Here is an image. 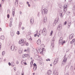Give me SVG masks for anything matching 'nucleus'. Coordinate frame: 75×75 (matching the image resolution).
<instances>
[{"mask_svg":"<svg viewBox=\"0 0 75 75\" xmlns=\"http://www.w3.org/2000/svg\"><path fill=\"white\" fill-rule=\"evenodd\" d=\"M7 13L8 14H10V11L9 10H7Z\"/></svg>","mask_w":75,"mask_h":75,"instance_id":"nucleus-29","label":"nucleus"},{"mask_svg":"<svg viewBox=\"0 0 75 75\" xmlns=\"http://www.w3.org/2000/svg\"><path fill=\"white\" fill-rule=\"evenodd\" d=\"M65 40H63V42H62V45H64V43H65Z\"/></svg>","mask_w":75,"mask_h":75,"instance_id":"nucleus-28","label":"nucleus"},{"mask_svg":"<svg viewBox=\"0 0 75 75\" xmlns=\"http://www.w3.org/2000/svg\"><path fill=\"white\" fill-rule=\"evenodd\" d=\"M41 40L40 39H38L37 42V43L38 45H40L41 44Z\"/></svg>","mask_w":75,"mask_h":75,"instance_id":"nucleus-9","label":"nucleus"},{"mask_svg":"<svg viewBox=\"0 0 75 75\" xmlns=\"http://www.w3.org/2000/svg\"><path fill=\"white\" fill-rule=\"evenodd\" d=\"M16 2L15 3V5H16L17 4H18V0H16Z\"/></svg>","mask_w":75,"mask_h":75,"instance_id":"nucleus-23","label":"nucleus"},{"mask_svg":"<svg viewBox=\"0 0 75 75\" xmlns=\"http://www.w3.org/2000/svg\"><path fill=\"white\" fill-rule=\"evenodd\" d=\"M73 42H75V39H73L72 40Z\"/></svg>","mask_w":75,"mask_h":75,"instance_id":"nucleus-48","label":"nucleus"},{"mask_svg":"<svg viewBox=\"0 0 75 75\" xmlns=\"http://www.w3.org/2000/svg\"><path fill=\"white\" fill-rule=\"evenodd\" d=\"M19 13L20 14H22V12L21 11H19Z\"/></svg>","mask_w":75,"mask_h":75,"instance_id":"nucleus-49","label":"nucleus"},{"mask_svg":"<svg viewBox=\"0 0 75 75\" xmlns=\"http://www.w3.org/2000/svg\"><path fill=\"white\" fill-rule=\"evenodd\" d=\"M65 75H69V74H65Z\"/></svg>","mask_w":75,"mask_h":75,"instance_id":"nucleus-64","label":"nucleus"},{"mask_svg":"<svg viewBox=\"0 0 75 75\" xmlns=\"http://www.w3.org/2000/svg\"><path fill=\"white\" fill-rule=\"evenodd\" d=\"M48 13V11L47 9L44 8H42V15L44 14H47Z\"/></svg>","mask_w":75,"mask_h":75,"instance_id":"nucleus-1","label":"nucleus"},{"mask_svg":"<svg viewBox=\"0 0 75 75\" xmlns=\"http://www.w3.org/2000/svg\"><path fill=\"white\" fill-rule=\"evenodd\" d=\"M69 25H71V22H70L69 23H68Z\"/></svg>","mask_w":75,"mask_h":75,"instance_id":"nucleus-55","label":"nucleus"},{"mask_svg":"<svg viewBox=\"0 0 75 75\" xmlns=\"http://www.w3.org/2000/svg\"><path fill=\"white\" fill-rule=\"evenodd\" d=\"M27 4H29V2H27Z\"/></svg>","mask_w":75,"mask_h":75,"instance_id":"nucleus-60","label":"nucleus"},{"mask_svg":"<svg viewBox=\"0 0 75 75\" xmlns=\"http://www.w3.org/2000/svg\"><path fill=\"white\" fill-rule=\"evenodd\" d=\"M67 8H65V7H64V11H67Z\"/></svg>","mask_w":75,"mask_h":75,"instance_id":"nucleus-24","label":"nucleus"},{"mask_svg":"<svg viewBox=\"0 0 75 75\" xmlns=\"http://www.w3.org/2000/svg\"><path fill=\"white\" fill-rule=\"evenodd\" d=\"M5 54V52L3 51L2 52V55H4Z\"/></svg>","mask_w":75,"mask_h":75,"instance_id":"nucleus-33","label":"nucleus"},{"mask_svg":"<svg viewBox=\"0 0 75 75\" xmlns=\"http://www.w3.org/2000/svg\"><path fill=\"white\" fill-rule=\"evenodd\" d=\"M73 43H74V42H73V41H72V40L70 42V44H73Z\"/></svg>","mask_w":75,"mask_h":75,"instance_id":"nucleus-50","label":"nucleus"},{"mask_svg":"<svg viewBox=\"0 0 75 75\" xmlns=\"http://www.w3.org/2000/svg\"><path fill=\"white\" fill-rule=\"evenodd\" d=\"M47 30L45 28H43L42 30V34H43V35H45L47 34Z\"/></svg>","mask_w":75,"mask_h":75,"instance_id":"nucleus-3","label":"nucleus"},{"mask_svg":"<svg viewBox=\"0 0 75 75\" xmlns=\"http://www.w3.org/2000/svg\"><path fill=\"white\" fill-rule=\"evenodd\" d=\"M22 57L23 58H25V57H26V56H25V55L23 54L22 55Z\"/></svg>","mask_w":75,"mask_h":75,"instance_id":"nucleus-32","label":"nucleus"},{"mask_svg":"<svg viewBox=\"0 0 75 75\" xmlns=\"http://www.w3.org/2000/svg\"><path fill=\"white\" fill-rule=\"evenodd\" d=\"M11 37H13L14 35V32H13V31H11Z\"/></svg>","mask_w":75,"mask_h":75,"instance_id":"nucleus-11","label":"nucleus"},{"mask_svg":"<svg viewBox=\"0 0 75 75\" xmlns=\"http://www.w3.org/2000/svg\"><path fill=\"white\" fill-rule=\"evenodd\" d=\"M11 48L12 51H13V50H14V45H12L11 46Z\"/></svg>","mask_w":75,"mask_h":75,"instance_id":"nucleus-13","label":"nucleus"},{"mask_svg":"<svg viewBox=\"0 0 75 75\" xmlns=\"http://www.w3.org/2000/svg\"><path fill=\"white\" fill-rule=\"evenodd\" d=\"M25 57H28V56L29 55L28 54H25Z\"/></svg>","mask_w":75,"mask_h":75,"instance_id":"nucleus-43","label":"nucleus"},{"mask_svg":"<svg viewBox=\"0 0 75 75\" xmlns=\"http://www.w3.org/2000/svg\"><path fill=\"white\" fill-rule=\"evenodd\" d=\"M8 65L9 66H11V63H10V62H8Z\"/></svg>","mask_w":75,"mask_h":75,"instance_id":"nucleus-52","label":"nucleus"},{"mask_svg":"<svg viewBox=\"0 0 75 75\" xmlns=\"http://www.w3.org/2000/svg\"><path fill=\"white\" fill-rule=\"evenodd\" d=\"M17 49V48L16 47H14V50L15 51H16V50Z\"/></svg>","mask_w":75,"mask_h":75,"instance_id":"nucleus-38","label":"nucleus"},{"mask_svg":"<svg viewBox=\"0 0 75 75\" xmlns=\"http://www.w3.org/2000/svg\"><path fill=\"white\" fill-rule=\"evenodd\" d=\"M62 38H60V39L59 40V44H60V45H62Z\"/></svg>","mask_w":75,"mask_h":75,"instance_id":"nucleus-6","label":"nucleus"},{"mask_svg":"<svg viewBox=\"0 0 75 75\" xmlns=\"http://www.w3.org/2000/svg\"><path fill=\"white\" fill-rule=\"evenodd\" d=\"M10 20H11V21H12L11 22H12V21H13V18H10Z\"/></svg>","mask_w":75,"mask_h":75,"instance_id":"nucleus-45","label":"nucleus"},{"mask_svg":"<svg viewBox=\"0 0 75 75\" xmlns=\"http://www.w3.org/2000/svg\"><path fill=\"white\" fill-rule=\"evenodd\" d=\"M29 40H30V41H32V38H30V39H29Z\"/></svg>","mask_w":75,"mask_h":75,"instance_id":"nucleus-57","label":"nucleus"},{"mask_svg":"<svg viewBox=\"0 0 75 75\" xmlns=\"http://www.w3.org/2000/svg\"><path fill=\"white\" fill-rule=\"evenodd\" d=\"M58 28L60 29V30H61V29H62V25L61 24H59L58 25V26L57 27V30H58Z\"/></svg>","mask_w":75,"mask_h":75,"instance_id":"nucleus-7","label":"nucleus"},{"mask_svg":"<svg viewBox=\"0 0 75 75\" xmlns=\"http://www.w3.org/2000/svg\"><path fill=\"white\" fill-rule=\"evenodd\" d=\"M69 39H72V38H71V35H69Z\"/></svg>","mask_w":75,"mask_h":75,"instance_id":"nucleus-44","label":"nucleus"},{"mask_svg":"<svg viewBox=\"0 0 75 75\" xmlns=\"http://www.w3.org/2000/svg\"><path fill=\"white\" fill-rule=\"evenodd\" d=\"M1 43H0V50H1Z\"/></svg>","mask_w":75,"mask_h":75,"instance_id":"nucleus-39","label":"nucleus"},{"mask_svg":"<svg viewBox=\"0 0 75 75\" xmlns=\"http://www.w3.org/2000/svg\"><path fill=\"white\" fill-rule=\"evenodd\" d=\"M52 74V71L51 70H49L47 71V73L46 74V75H50Z\"/></svg>","mask_w":75,"mask_h":75,"instance_id":"nucleus-8","label":"nucleus"},{"mask_svg":"<svg viewBox=\"0 0 75 75\" xmlns=\"http://www.w3.org/2000/svg\"><path fill=\"white\" fill-rule=\"evenodd\" d=\"M37 34H38V30H37L36 33V34H34V37H37Z\"/></svg>","mask_w":75,"mask_h":75,"instance_id":"nucleus-19","label":"nucleus"},{"mask_svg":"<svg viewBox=\"0 0 75 75\" xmlns=\"http://www.w3.org/2000/svg\"><path fill=\"white\" fill-rule=\"evenodd\" d=\"M64 58L63 60V61L62 62V64L63 65L65 64H66V62H67V58L64 56Z\"/></svg>","mask_w":75,"mask_h":75,"instance_id":"nucleus-5","label":"nucleus"},{"mask_svg":"<svg viewBox=\"0 0 75 75\" xmlns=\"http://www.w3.org/2000/svg\"><path fill=\"white\" fill-rule=\"evenodd\" d=\"M16 34H17L18 35H19V34H20V32L18 31L16 33Z\"/></svg>","mask_w":75,"mask_h":75,"instance_id":"nucleus-30","label":"nucleus"},{"mask_svg":"<svg viewBox=\"0 0 75 75\" xmlns=\"http://www.w3.org/2000/svg\"><path fill=\"white\" fill-rule=\"evenodd\" d=\"M71 38H73V35H71Z\"/></svg>","mask_w":75,"mask_h":75,"instance_id":"nucleus-58","label":"nucleus"},{"mask_svg":"<svg viewBox=\"0 0 75 75\" xmlns=\"http://www.w3.org/2000/svg\"><path fill=\"white\" fill-rule=\"evenodd\" d=\"M26 50H27V52H30V49H29V48H27Z\"/></svg>","mask_w":75,"mask_h":75,"instance_id":"nucleus-22","label":"nucleus"},{"mask_svg":"<svg viewBox=\"0 0 75 75\" xmlns=\"http://www.w3.org/2000/svg\"><path fill=\"white\" fill-rule=\"evenodd\" d=\"M58 21V20L55 19L54 21V22L53 23L54 25H56V24H57V23Z\"/></svg>","mask_w":75,"mask_h":75,"instance_id":"nucleus-10","label":"nucleus"},{"mask_svg":"<svg viewBox=\"0 0 75 75\" xmlns=\"http://www.w3.org/2000/svg\"><path fill=\"white\" fill-rule=\"evenodd\" d=\"M55 60L57 62V63H58V58H57Z\"/></svg>","mask_w":75,"mask_h":75,"instance_id":"nucleus-26","label":"nucleus"},{"mask_svg":"<svg viewBox=\"0 0 75 75\" xmlns=\"http://www.w3.org/2000/svg\"><path fill=\"white\" fill-rule=\"evenodd\" d=\"M62 16V13H60V16Z\"/></svg>","mask_w":75,"mask_h":75,"instance_id":"nucleus-61","label":"nucleus"},{"mask_svg":"<svg viewBox=\"0 0 75 75\" xmlns=\"http://www.w3.org/2000/svg\"><path fill=\"white\" fill-rule=\"evenodd\" d=\"M67 21H65L64 22V25H65L66 24H67Z\"/></svg>","mask_w":75,"mask_h":75,"instance_id":"nucleus-47","label":"nucleus"},{"mask_svg":"<svg viewBox=\"0 0 75 75\" xmlns=\"http://www.w3.org/2000/svg\"><path fill=\"white\" fill-rule=\"evenodd\" d=\"M74 12H73L74 14H75V7L74 8Z\"/></svg>","mask_w":75,"mask_h":75,"instance_id":"nucleus-35","label":"nucleus"},{"mask_svg":"<svg viewBox=\"0 0 75 75\" xmlns=\"http://www.w3.org/2000/svg\"><path fill=\"white\" fill-rule=\"evenodd\" d=\"M28 7H30V4H28Z\"/></svg>","mask_w":75,"mask_h":75,"instance_id":"nucleus-63","label":"nucleus"},{"mask_svg":"<svg viewBox=\"0 0 75 75\" xmlns=\"http://www.w3.org/2000/svg\"><path fill=\"white\" fill-rule=\"evenodd\" d=\"M69 51V49H68L66 51V52H68V51Z\"/></svg>","mask_w":75,"mask_h":75,"instance_id":"nucleus-46","label":"nucleus"},{"mask_svg":"<svg viewBox=\"0 0 75 75\" xmlns=\"http://www.w3.org/2000/svg\"><path fill=\"white\" fill-rule=\"evenodd\" d=\"M21 24H22V23H21V22H20L18 25L19 28H21Z\"/></svg>","mask_w":75,"mask_h":75,"instance_id":"nucleus-17","label":"nucleus"},{"mask_svg":"<svg viewBox=\"0 0 75 75\" xmlns=\"http://www.w3.org/2000/svg\"><path fill=\"white\" fill-rule=\"evenodd\" d=\"M12 14L13 17H14V15H15V10L14 9H13Z\"/></svg>","mask_w":75,"mask_h":75,"instance_id":"nucleus-14","label":"nucleus"},{"mask_svg":"<svg viewBox=\"0 0 75 75\" xmlns=\"http://www.w3.org/2000/svg\"><path fill=\"white\" fill-rule=\"evenodd\" d=\"M24 64H25V65H27V63L26 62L24 63Z\"/></svg>","mask_w":75,"mask_h":75,"instance_id":"nucleus-59","label":"nucleus"},{"mask_svg":"<svg viewBox=\"0 0 75 75\" xmlns=\"http://www.w3.org/2000/svg\"><path fill=\"white\" fill-rule=\"evenodd\" d=\"M45 51V49L43 48H42V50L41 51V52H40V53H41V52L42 53L43 52V51Z\"/></svg>","mask_w":75,"mask_h":75,"instance_id":"nucleus-21","label":"nucleus"},{"mask_svg":"<svg viewBox=\"0 0 75 75\" xmlns=\"http://www.w3.org/2000/svg\"><path fill=\"white\" fill-rule=\"evenodd\" d=\"M59 33H58V36L59 37V36H60V35H59Z\"/></svg>","mask_w":75,"mask_h":75,"instance_id":"nucleus-62","label":"nucleus"},{"mask_svg":"<svg viewBox=\"0 0 75 75\" xmlns=\"http://www.w3.org/2000/svg\"><path fill=\"white\" fill-rule=\"evenodd\" d=\"M34 23V19H30V23L33 24Z\"/></svg>","mask_w":75,"mask_h":75,"instance_id":"nucleus-16","label":"nucleus"},{"mask_svg":"<svg viewBox=\"0 0 75 75\" xmlns=\"http://www.w3.org/2000/svg\"><path fill=\"white\" fill-rule=\"evenodd\" d=\"M17 62H16V64H18V61H17Z\"/></svg>","mask_w":75,"mask_h":75,"instance_id":"nucleus-56","label":"nucleus"},{"mask_svg":"<svg viewBox=\"0 0 75 75\" xmlns=\"http://www.w3.org/2000/svg\"><path fill=\"white\" fill-rule=\"evenodd\" d=\"M7 17L8 18H9L10 17V15L8 14L7 15Z\"/></svg>","mask_w":75,"mask_h":75,"instance_id":"nucleus-36","label":"nucleus"},{"mask_svg":"<svg viewBox=\"0 0 75 75\" xmlns=\"http://www.w3.org/2000/svg\"><path fill=\"white\" fill-rule=\"evenodd\" d=\"M54 75H58V73L56 72L55 74H54Z\"/></svg>","mask_w":75,"mask_h":75,"instance_id":"nucleus-37","label":"nucleus"},{"mask_svg":"<svg viewBox=\"0 0 75 75\" xmlns=\"http://www.w3.org/2000/svg\"><path fill=\"white\" fill-rule=\"evenodd\" d=\"M70 26H71V25H68V28H69V27H70Z\"/></svg>","mask_w":75,"mask_h":75,"instance_id":"nucleus-53","label":"nucleus"},{"mask_svg":"<svg viewBox=\"0 0 75 75\" xmlns=\"http://www.w3.org/2000/svg\"><path fill=\"white\" fill-rule=\"evenodd\" d=\"M64 7L65 8H67V5L65 4L64 5Z\"/></svg>","mask_w":75,"mask_h":75,"instance_id":"nucleus-27","label":"nucleus"},{"mask_svg":"<svg viewBox=\"0 0 75 75\" xmlns=\"http://www.w3.org/2000/svg\"><path fill=\"white\" fill-rule=\"evenodd\" d=\"M33 65L34 66V68H35V69H37V64H36L35 63H34Z\"/></svg>","mask_w":75,"mask_h":75,"instance_id":"nucleus-12","label":"nucleus"},{"mask_svg":"<svg viewBox=\"0 0 75 75\" xmlns=\"http://www.w3.org/2000/svg\"><path fill=\"white\" fill-rule=\"evenodd\" d=\"M52 33H53V31L51 30V33H50L51 35H52Z\"/></svg>","mask_w":75,"mask_h":75,"instance_id":"nucleus-41","label":"nucleus"},{"mask_svg":"<svg viewBox=\"0 0 75 75\" xmlns=\"http://www.w3.org/2000/svg\"><path fill=\"white\" fill-rule=\"evenodd\" d=\"M33 71H35L36 70V69H35V68H34V67H33Z\"/></svg>","mask_w":75,"mask_h":75,"instance_id":"nucleus-54","label":"nucleus"},{"mask_svg":"<svg viewBox=\"0 0 75 75\" xmlns=\"http://www.w3.org/2000/svg\"><path fill=\"white\" fill-rule=\"evenodd\" d=\"M33 60H32V61L30 62V65H33Z\"/></svg>","mask_w":75,"mask_h":75,"instance_id":"nucleus-34","label":"nucleus"},{"mask_svg":"<svg viewBox=\"0 0 75 75\" xmlns=\"http://www.w3.org/2000/svg\"><path fill=\"white\" fill-rule=\"evenodd\" d=\"M53 63L54 65H55L56 64V63H57V62L55 60H54V61Z\"/></svg>","mask_w":75,"mask_h":75,"instance_id":"nucleus-25","label":"nucleus"},{"mask_svg":"<svg viewBox=\"0 0 75 75\" xmlns=\"http://www.w3.org/2000/svg\"><path fill=\"white\" fill-rule=\"evenodd\" d=\"M47 17H45L44 19V23H45L47 21Z\"/></svg>","mask_w":75,"mask_h":75,"instance_id":"nucleus-15","label":"nucleus"},{"mask_svg":"<svg viewBox=\"0 0 75 75\" xmlns=\"http://www.w3.org/2000/svg\"><path fill=\"white\" fill-rule=\"evenodd\" d=\"M10 21V23L9 24V26L10 27H11V26L12 25V22H11V21Z\"/></svg>","mask_w":75,"mask_h":75,"instance_id":"nucleus-20","label":"nucleus"},{"mask_svg":"<svg viewBox=\"0 0 75 75\" xmlns=\"http://www.w3.org/2000/svg\"><path fill=\"white\" fill-rule=\"evenodd\" d=\"M19 44H21L22 46H23L25 44V43L24 42V40L21 39L19 41Z\"/></svg>","mask_w":75,"mask_h":75,"instance_id":"nucleus-4","label":"nucleus"},{"mask_svg":"<svg viewBox=\"0 0 75 75\" xmlns=\"http://www.w3.org/2000/svg\"><path fill=\"white\" fill-rule=\"evenodd\" d=\"M0 38L1 40H4V36H1Z\"/></svg>","mask_w":75,"mask_h":75,"instance_id":"nucleus-18","label":"nucleus"},{"mask_svg":"<svg viewBox=\"0 0 75 75\" xmlns=\"http://www.w3.org/2000/svg\"><path fill=\"white\" fill-rule=\"evenodd\" d=\"M25 45H26V46H28V43H26Z\"/></svg>","mask_w":75,"mask_h":75,"instance_id":"nucleus-40","label":"nucleus"},{"mask_svg":"<svg viewBox=\"0 0 75 75\" xmlns=\"http://www.w3.org/2000/svg\"><path fill=\"white\" fill-rule=\"evenodd\" d=\"M38 17H40V12H38V15H37Z\"/></svg>","mask_w":75,"mask_h":75,"instance_id":"nucleus-31","label":"nucleus"},{"mask_svg":"<svg viewBox=\"0 0 75 75\" xmlns=\"http://www.w3.org/2000/svg\"><path fill=\"white\" fill-rule=\"evenodd\" d=\"M24 28H24V27H23L22 28V29L23 30H24Z\"/></svg>","mask_w":75,"mask_h":75,"instance_id":"nucleus-51","label":"nucleus"},{"mask_svg":"<svg viewBox=\"0 0 75 75\" xmlns=\"http://www.w3.org/2000/svg\"><path fill=\"white\" fill-rule=\"evenodd\" d=\"M35 50H35L34 48L32 49V51H33V52H35Z\"/></svg>","mask_w":75,"mask_h":75,"instance_id":"nucleus-42","label":"nucleus"},{"mask_svg":"<svg viewBox=\"0 0 75 75\" xmlns=\"http://www.w3.org/2000/svg\"><path fill=\"white\" fill-rule=\"evenodd\" d=\"M55 42V40L53 39L51 41V45L50 46V48L52 50H54V42Z\"/></svg>","mask_w":75,"mask_h":75,"instance_id":"nucleus-2","label":"nucleus"}]
</instances>
